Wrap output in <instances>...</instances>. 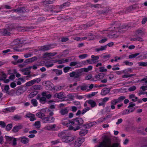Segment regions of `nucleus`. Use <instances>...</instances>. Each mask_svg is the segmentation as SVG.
Listing matches in <instances>:
<instances>
[{
  "label": "nucleus",
  "mask_w": 147,
  "mask_h": 147,
  "mask_svg": "<svg viewBox=\"0 0 147 147\" xmlns=\"http://www.w3.org/2000/svg\"><path fill=\"white\" fill-rule=\"evenodd\" d=\"M114 140V142L111 144V139L106 137L97 147H121V140L117 138H115Z\"/></svg>",
  "instance_id": "nucleus-1"
},
{
  "label": "nucleus",
  "mask_w": 147,
  "mask_h": 147,
  "mask_svg": "<svg viewBox=\"0 0 147 147\" xmlns=\"http://www.w3.org/2000/svg\"><path fill=\"white\" fill-rule=\"evenodd\" d=\"M84 121L81 118H77L72 120V127L71 130H73L75 131L80 129V126L83 123Z\"/></svg>",
  "instance_id": "nucleus-2"
},
{
  "label": "nucleus",
  "mask_w": 147,
  "mask_h": 147,
  "mask_svg": "<svg viewBox=\"0 0 147 147\" xmlns=\"http://www.w3.org/2000/svg\"><path fill=\"white\" fill-rule=\"evenodd\" d=\"M5 138L6 141L11 143L12 142V145L13 146L16 145L17 143L16 141L18 140V138L17 139L14 137H9L8 136H5Z\"/></svg>",
  "instance_id": "nucleus-3"
},
{
  "label": "nucleus",
  "mask_w": 147,
  "mask_h": 147,
  "mask_svg": "<svg viewBox=\"0 0 147 147\" xmlns=\"http://www.w3.org/2000/svg\"><path fill=\"white\" fill-rule=\"evenodd\" d=\"M13 29L11 26L8 27L6 29L2 30L0 34L3 35H10L11 34V32L12 31Z\"/></svg>",
  "instance_id": "nucleus-4"
},
{
  "label": "nucleus",
  "mask_w": 147,
  "mask_h": 147,
  "mask_svg": "<svg viewBox=\"0 0 147 147\" xmlns=\"http://www.w3.org/2000/svg\"><path fill=\"white\" fill-rule=\"evenodd\" d=\"M62 124L63 125L69 127L70 129H71V127L72 126V120H69L67 119H63L62 120Z\"/></svg>",
  "instance_id": "nucleus-5"
},
{
  "label": "nucleus",
  "mask_w": 147,
  "mask_h": 147,
  "mask_svg": "<svg viewBox=\"0 0 147 147\" xmlns=\"http://www.w3.org/2000/svg\"><path fill=\"white\" fill-rule=\"evenodd\" d=\"M75 138V137L73 136H69V134L66 136L65 137L62 139V141L65 142L69 143L74 140Z\"/></svg>",
  "instance_id": "nucleus-6"
},
{
  "label": "nucleus",
  "mask_w": 147,
  "mask_h": 147,
  "mask_svg": "<svg viewBox=\"0 0 147 147\" xmlns=\"http://www.w3.org/2000/svg\"><path fill=\"white\" fill-rule=\"evenodd\" d=\"M104 76V74L102 73H100L98 75H95L94 77L92 78L91 80L94 81H96L97 80H101L103 79Z\"/></svg>",
  "instance_id": "nucleus-7"
},
{
  "label": "nucleus",
  "mask_w": 147,
  "mask_h": 147,
  "mask_svg": "<svg viewBox=\"0 0 147 147\" xmlns=\"http://www.w3.org/2000/svg\"><path fill=\"white\" fill-rule=\"evenodd\" d=\"M18 140H20L21 143L24 144L28 143L29 141V139L25 136L18 138Z\"/></svg>",
  "instance_id": "nucleus-8"
},
{
  "label": "nucleus",
  "mask_w": 147,
  "mask_h": 147,
  "mask_svg": "<svg viewBox=\"0 0 147 147\" xmlns=\"http://www.w3.org/2000/svg\"><path fill=\"white\" fill-rule=\"evenodd\" d=\"M80 74L77 71H73L69 74V76L71 77H74V78H78L77 81L80 80V79L78 78L80 76Z\"/></svg>",
  "instance_id": "nucleus-9"
},
{
  "label": "nucleus",
  "mask_w": 147,
  "mask_h": 147,
  "mask_svg": "<svg viewBox=\"0 0 147 147\" xmlns=\"http://www.w3.org/2000/svg\"><path fill=\"white\" fill-rule=\"evenodd\" d=\"M40 81V78H36L28 82L26 84V86H29L34 84L35 82H39Z\"/></svg>",
  "instance_id": "nucleus-10"
},
{
  "label": "nucleus",
  "mask_w": 147,
  "mask_h": 147,
  "mask_svg": "<svg viewBox=\"0 0 147 147\" xmlns=\"http://www.w3.org/2000/svg\"><path fill=\"white\" fill-rule=\"evenodd\" d=\"M83 142V140L81 138H79L77 139L75 142V147H79Z\"/></svg>",
  "instance_id": "nucleus-11"
},
{
  "label": "nucleus",
  "mask_w": 147,
  "mask_h": 147,
  "mask_svg": "<svg viewBox=\"0 0 147 147\" xmlns=\"http://www.w3.org/2000/svg\"><path fill=\"white\" fill-rule=\"evenodd\" d=\"M25 117L30 118V121H32L36 120L34 115L30 113H27L25 116Z\"/></svg>",
  "instance_id": "nucleus-12"
},
{
  "label": "nucleus",
  "mask_w": 147,
  "mask_h": 147,
  "mask_svg": "<svg viewBox=\"0 0 147 147\" xmlns=\"http://www.w3.org/2000/svg\"><path fill=\"white\" fill-rule=\"evenodd\" d=\"M1 78L0 80H2L5 83H7L9 82V79H6L7 78L6 75L3 73H1L0 74Z\"/></svg>",
  "instance_id": "nucleus-13"
},
{
  "label": "nucleus",
  "mask_w": 147,
  "mask_h": 147,
  "mask_svg": "<svg viewBox=\"0 0 147 147\" xmlns=\"http://www.w3.org/2000/svg\"><path fill=\"white\" fill-rule=\"evenodd\" d=\"M24 88H25L24 87H19L16 92V94L18 95H20L22 94L26 90V89H24Z\"/></svg>",
  "instance_id": "nucleus-14"
},
{
  "label": "nucleus",
  "mask_w": 147,
  "mask_h": 147,
  "mask_svg": "<svg viewBox=\"0 0 147 147\" xmlns=\"http://www.w3.org/2000/svg\"><path fill=\"white\" fill-rule=\"evenodd\" d=\"M96 124V122L94 121L90 123H88L85 124L84 125V127L86 129H88L94 126Z\"/></svg>",
  "instance_id": "nucleus-15"
},
{
  "label": "nucleus",
  "mask_w": 147,
  "mask_h": 147,
  "mask_svg": "<svg viewBox=\"0 0 147 147\" xmlns=\"http://www.w3.org/2000/svg\"><path fill=\"white\" fill-rule=\"evenodd\" d=\"M68 132L67 131H63L59 133L58 135L59 137L62 138L65 137L68 135Z\"/></svg>",
  "instance_id": "nucleus-16"
},
{
  "label": "nucleus",
  "mask_w": 147,
  "mask_h": 147,
  "mask_svg": "<svg viewBox=\"0 0 147 147\" xmlns=\"http://www.w3.org/2000/svg\"><path fill=\"white\" fill-rule=\"evenodd\" d=\"M56 54L55 53H46L43 55V57L44 58L48 57L50 56H53Z\"/></svg>",
  "instance_id": "nucleus-17"
},
{
  "label": "nucleus",
  "mask_w": 147,
  "mask_h": 147,
  "mask_svg": "<svg viewBox=\"0 0 147 147\" xmlns=\"http://www.w3.org/2000/svg\"><path fill=\"white\" fill-rule=\"evenodd\" d=\"M51 46L50 45H45L40 47V50L42 51H45L50 49H51Z\"/></svg>",
  "instance_id": "nucleus-18"
},
{
  "label": "nucleus",
  "mask_w": 147,
  "mask_h": 147,
  "mask_svg": "<svg viewBox=\"0 0 147 147\" xmlns=\"http://www.w3.org/2000/svg\"><path fill=\"white\" fill-rule=\"evenodd\" d=\"M87 102L92 108L96 106V102L93 100L90 99L87 100Z\"/></svg>",
  "instance_id": "nucleus-19"
},
{
  "label": "nucleus",
  "mask_w": 147,
  "mask_h": 147,
  "mask_svg": "<svg viewBox=\"0 0 147 147\" xmlns=\"http://www.w3.org/2000/svg\"><path fill=\"white\" fill-rule=\"evenodd\" d=\"M68 112L69 110L67 109V108H65L61 109L60 111V113L62 115H66Z\"/></svg>",
  "instance_id": "nucleus-20"
},
{
  "label": "nucleus",
  "mask_w": 147,
  "mask_h": 147,
  "mask_svg": "<svg viewBox=\"0 0 147 147\" xmlns=\"http://www.w3.org/2000/svg\"><path fill=\"white\" fill-rule=\"evenodd\" d=\"M110 90L109 88H104L102 90L101 94L103 96L105 95L109 92Z\"/></svg>",
  "instance_id": "nucleus-21"
},
{
  "label": "nucleus",
  "mask_w": 147,
  "mask_h": 147,
  "mask_svg": "<svg viewBox=\"0 0 147 147\" xmlns=\"http://www.w3.org/2000/svg\"><path fill=\"white\" fill-rule=\"evenodd\" d=\"M56 125L55 124L49 125L45 127V129L46 130H51L55 128L56 127Z\"/></svg>",
  "instance_id": "nucleus-22"
},
{
  "label": "nucleus",
  "mask_w": 147,
  "mask_h": 147,
  "mask_svg": "<svg viewBox=\"0 0 147 147\" xmlns=\"http://www.w3.org/2000/svg\"><path fill=\"white\" fill-rule=\"evenodd\" d=\"M79 88H80L83 91L86 90L87 91H88L89 90V89H88V86L86 85H84L81 86H78L77 88V89Z\"/></svg>",
  "instance_id": "nucleus-23"
},
{
  "label": "nucleus",
  "mask_w": 147,
  "mask_h": 147,
  "mask_svg": "<svg viewBox=\"0 0 147 147\" xmlns=\"http://www.w3.org/2000/svg\"><path fill=\"white\" fill-rule=\"evenodd\" d=\"M36 99L39 100L40 102L42 103H44L46 100V97L43 96L41 97H40L39 96H37L36 97Z\"/></svg>",
  "instance_id": "nucleus-24"
},
{
  "label": "nucleus",
  "mask_w": 147,
  "mask_h": 147,
  "mask_svg": "<svg viewBox=\"0 0 147 147\" xmlns=\"http://www.w3.org/2000/svg\"><path fill=\"white\" fill-rule=\"evenodd\" d=\"M55 96L56 97L59 99H62L65 97L63 95V93L62 92H60L59 93L56 94Z\"/></svg>",
  "instance_id": "nucleus-25"
},
{
  "label": "nucleus",
  "mask_w": 147,
  "mask_h": 147,
  "mask_svg": "<svg viewBox=\"0 0 147 147\" xmlns=\"http://www.w3.org/2000/svg\"><path fill=\"white\" fill-rule=\"evenodd\" d=\"M92 60L94 63L98 62V61L99 57L98 56H95L92 55L91 56Z\"/></svg>",
  "instance_id": "nucleus-26"
},
{
  "label": "nucleus",
  "mask_w": 147,
  "mask_h": 147,
  "mask_svg": "<svg viewBox=\"0 0 147 147\" xmlns=\"http://www.w3.org/2000/svg\"><path fill=\"white\" fill-rule=\"evenodd\" d=\"M22 116L17 115H15L12 117V119L16 121L20 120L22 119Z\"/></svg>",
  "instance_id": "nucleus-27"
},
{
  "label": "nucleus",
  "mask_w": 147,
  "mask_h": 147,
  "mask_svg": "<svg viewBox=\"0 0 147 147\" xmlns=\"http://www.w3.org/2000/svg\"><path fill=\"white\" fill-rule=\"evenodd\" d=\"M107 49V46H102L100 47L97 48L96 49V51L98 52L100 51H102L105 50Z\"/></svg>",
  "instance_id": "nucleus-28"
},
{
  "label": "nucleus",
  "mask_w": 147,
  "mask_h": 147,
  "mask_svg": "<svg viewBox=\"0 0 147 147\" xmlns=\"http://www.w3.org/2000/svg\"><path fill=\"white\" fill-rule=\"evenodd\" d=\"M88 133V131L84 129H82L79 132L80 135L81 136H85Z\"/></svg>",
  "instance_id": "nucleus-29"
},
{
  "label": "nucleus",
  "mask_w": 147,
  "mask_h": 147,
  "mask_svg": "<svg viewBox=\"0 0 147 147\" xmlns=\"http://www.w3.org/2000/svg\"><path fill=\"white\" fill-rule=\"evenodd\" d=\"M21 71L23 73L24 75H29L30 73V71L27 70L26 68H24L21 70Z\"/></svg>",
  "instance_id": "nucleus-30"
},
{
  "label": "nucleus",
  "mask_w": 147,
  "mask_h": 147,
  "mask_svg": "<svg viewBox=\"0 0 147 147\" xmlns=\"http://www.w3.org/2000/svg\"><path fill=\"white\" fill-rule=\"evenodd\" d=\"M3 91L6 93H7L8 92L9 87L8 85H6L4 86H3L2 87Z\"/></svg>",
  "instance_id": "nucleus-31"
},
{
  "label": "nucleus",
  "mask_w": 147,
  "mask_h": 147,
  "mask_svg": "<svg viewBox=\"0 0 147 147\" xmlns=\"http://www.w3.org/2000/svg\"><path fill=\"white\" fill-rule=\"evenodd\" d=\"M22 127L21 126H15L13 127L12 130L13 132H17L20 129H21Z\"/></svg>",
  "instance_id": "nucleus-32"
},
{
  "label": "nucleus",
  "mask_w": 147,
  "mask_h": 147,
  "mask_svg": "<svg viewBox=\"0 0 147 147\" xmlns=\"http://www.w3.org/2000/svg\"><path fill=\"white\" fill-rule=\"evenodd\" d=\"M36 116L38 118H40L42 119L45 117V115L44 113L42 112H39L36 113Z\"/></svg>",
  "instance_id": "nucleus-33"
},
{
  "label": "nucleus",
  "mask_w": 147,
  "mask_h": 147,
  "mask_svg": "<svg viewBox=\"0 0 147 147\" xmlns=\"http://www.w3.org/2000/svg\"><path fill=\"white\" fill-rule=\"evenodd\" d=\"M129 97L130 99H132V101L134 102H135L137 101L138 99V98L134 94H133L130 95L129 96Z\"/></svg>",
  "instance_id": "nucleus-34"
},
{
  "label": "nucleus",
  "mask_w": 147,
  "mask_h": 147,
  "mask_svg": "<svg viewBox=\"0 0 147 147\" xmlns=\"http://www.w3.org/2000/svg\"><path fill=\"white\" fill-rule=\"evenodd\" d=\"M92 68V66H89L87 68H84L82 69V70L85 72H88L91 70Z\"/></svg>",
  "instance_id": "nucleus-35"
},
{
  "label": "nucleus",
  "mask_w": 147,
  "mask_h": 147,
  "mask_svg": "<svg viewBox=\"0 0 147 147\" xmlns=\"http://www.w3.org/2000/svg\"><path fill=\"white\" fill-rule=\"evenodd\" d=\"M34 125L36 128L39 129L41 126L40 121H36Z\"/></svg>",
  "instance_id": "nucleus-36"
},
{
  "label": "nucleus",
  "mask_w": 147,
  "mask_h": 147,
  "mask_svg": "<svg viewBox=\"0 0 147 147\" xmlns=\"http://www.w3.org/2000/svg\"><path fill=\"white\" fill-rule=\"evenodd\" d=\"M16 109V108L14 107H9L6 109V111L10 112H13Z\"/></svg>",
  "instance_id": "nucleus-37"
},
{
  "label": "nucleus",
  "mask_w": 147,
  "mask_h": 147,
  "mask_svg": "<svg viewBox=\"0 0 147 147\" xmlns=\"http://www.w3.org/2000/svg\"><path fill=\"white\" fill-rule=\"evenodd\" d=\"M42 88V86L40 85H34L32 87V89L34 90H40Z\"/></svg>",
  "instance_id": "nucleus-38"
},
{
  "label": "nucleus",
  "mask_w": 147,
  "mask_h": 147,
  "mask_svg": "<svg viewBox=\"0 0 147 147\" xmlns=\"http://www.w3.org/2000/svg\"><path fill=\"white\" fill-rule=\"evenodd\" d=\"M45 111L47 114H49L50 116H52L54 114L53 111H51L50 109H46Z\"/></svg>",
  "instance_id": "nucleus-39"
},
{
  "label": "nucleus",
  "mask_w": 147,
  "mask_h": 147,
  "mask_svg": "<svg viewBox=\"0 0 147 147\" xmlns=\"http://www.w3.org/2000/svg\"><path fill=\"white\" fill-rule=\"evenodd\" d=\"M53 71L55 72L56 74L58 76L60 75L62 73L61 70L55 69L53 70Z\"/></svg>",
  "instance_id": "nucleus-40"
},
{
  "label": "nucleus",
  "mask_w": 147,
  "mask_h": 147,
  "mask_svg": "<svg viewBox=\"0 0 147 147\" xmlns=\"http://www.w3.org/2000/svg\"><path fill=\"white\" fill-rule=\"evenodd\" d=\"M140 81L142 82L143 85H146L147 86V78H144L140 80Z\"/></svg>",
  "instance_id": "nucleus-41"
},
{
  "label": "nucleus",
  "mask_w": 147,
  "mask_h": 147,
  "mask_svg": "<svg viewBox=\"0 0 147 147\" xmlns=\"http://www.w3.org/2000/svg\"><path fill=\"white\" fill-rule=\"evenodd\" d=\"M64 87L63 86H57L53 87V89L57 91H59L62 89Z\"/></svg>",
  "instance_id": "nucleus-42"
},
{
  "label": "nucleus",
  "mask_w": 147,
  "mask_h": 147,
  "mask_svg": "<svg viewBox=\"0 0 147 147\" xmlns=\"http://www.w3.org/2000/svg\"><path fill=\"white\" fill-rule=\"evenodd\" d=\"M31 103L34 107L37 106L38 105V102L37 100L35 99H32L31 100Z\"/></svg>",
  "instance_id": "nucleus-43"
},
{
  "label": "nucleus",
  "mask_w": 147,
  "mask_h": 147,
  "mask_svg": "<svg viewBox=\"0 0 147 147\" xmlns=\"http://www.w3.org/2000/svg\"><path fill=\"white\" fill-rule=\"evenodd\" d=\"M119 102L117 99H113L112 100L111 102V104L114 105H116L117 104L119 103Z\"/></svg>",
  "instance_id": "nucleus-44"
},
{
  "label": "nucleus",
  "mask_w": 147,
  "mask_h": 147,
  "mask_svg": "<svg viewBox=\"0 0 147 147\" xmlns=\"http://www.w3.org/2000/svg\"><path fill=\"white\" fill-rule=\"evenodd\" d=\"M144 34V32L141 30H138L136 32V34L138 35L142 36Z\"/></svg>",
  "instance_id": "nucleus-45"
},
{
  "label": "nucleus",
  "mask_w": 147,
  "mask_h": 147,
  "mask_svg": "<svg viewBox=\"0 0 147 147\" xmlns=\"http://www.w3.org/2000/svg\"><path fill=\"white\" fill-rule=\"evenodd\" d=\"M140 54V53H136L135 54H131L129 56V59H131L133 58H134L136 57H137V56L138 55Z\"/></svg>",
  "instance_id": "nucleus-46"
},
{
  "label": "nucleus",
  "mask_w": 147,
  "mask_h": 147,
  "mask_svg": "<svg viewBox=\"0 0 147 147\" xmlns=\"http://www.w3.org/2000/svg\"><path fill=\"white\" fill-rule=\"evenodd\" d=\"M92 77V76L91 74L86 75L85 77V80H91L93 78Z\"/></svg>",
  "instance_id": "nucleus-47"
},
{
  "label": "nucleus",
  "mask_w": 147,
  "mask_h": 147,
  "mask_svg": "<svg viewBox=\"0 0 147 147\" xmlns=\"http://www.w3.org/2000/svg\"><path fill=\"white\" fill-rule=\"evenodd\" d=\"M126 98L125 96H121L119 97V98L117 99L119 103L121 102L123 100Z\"/></svg>",
  "instance_id": "nucleus-48"
},
{
  "label": "nucleus",
  "mask_w": 147,
  "mask_h": 147,
  "mask_svg": "<svg viewBox=\"0 0 147 147\" xmlns=\"http://www.w3.org/2000/svg\"><path fill=\"white\" fill-rule=\"evenodd\" d=\"M49 119L48 117H44L42 119L43 122L45 123H47V122L49 123Z\"/></svg>",
  "instance_id": "nucleus-49"
},
{
  "label": "nucleus",
  "mask_w": 147,
  "mask_h": 147,
  "mask_svg": "<svg viewBox=\"0 0 147 147\" xmlns=\"http://www.w3.org/2000/svg\"><path fill=\"white\" fill-rule=\"evenodd\" d=\"M37 58L36 57H34L28 59V62H32L36 61L37 60Z\"/></svg>",
  "instance_id": "nucleus-50"
},
{
  "label": "nucleus",
  "mask_w": 147,
  "mask_h": 147,
  "mask_svg": "<svg viewBox=\"0 0 147 147\" xmlns=\"http://www.w3.org/2000/svg\"><path fill=\"white\" fill-rule=\"evenodd\" d=\"M12 127V125L11 124H8L6 127V129L7 131L10 130Z\"/></svg>",
  "instance_id": "nucleus-51"
},
{
  "label": "nucleus",
  "mask_w": 147,
  "mask_h": 147,
  "mask_svg": "<svg viewBox=\"0 0 147 147\" xmlns=\"http://www.w3.org/2000/svg\"><path fill=\"white\" fill-rule=\"evenodd\" d=\"M99 69H100V71L101 72H106L107 71V69H105L104 67H99Z\"/></svg>",
  "instance_id": "nucleus-52"
},
{
  "label": "nucleus",
  "mask_w": 147,
  "mask_h": 147,
  "mask_svg": "<svg viewBox=\"0 0 147 147\" xmlns=\"http://www.w3.org/2000/svg\"><path fill=\"white\" fill-rule=\"evenodd\" d=\"M88 55L87 54H84L79 55L78 57L80 58L81 59H83L86 57Z\"/></svg>",
  "instance_id": "nucleus-53"
},
{
  "label": "nucleus",
  "mask_w": 147,
  "mask_h": 147,
  "mask_svg": "<svg viewBox=\"0 0 147 147\" xmlns=\"http://www.w3.org/2000/svg\"><path fill=\"white\" fill-rule=\"evenodd\" d=\"M0 126L2 128H4L6 126V124L4 121H0Z\"/></svg>",
  "instance_id": "nucleus-54"
},
{
  "label": "nucleus",
  "mask_w": 147,
  "mask_h": 147,
  "mask_svg": "<svg viewBox=\"0 0 147 147\" xmlns=\"http://www.w3.org/2000/svg\"><path fill=\"white\" fill-rule=\"evenodd\" d=\"M136 89V87L135 86H133L130 87L128 88V90L129 91H133L135 90Z\"/></svg>",
  "instance_id": "nucleus-55"
},
{
  "label": "nucleus",
  "mask_w": 147,
  "mask_h": 147,
  "mask_svg": "<svg viewBox=\"0 0 147 147\" xmlns=\"http://www.w3.org/2000/svg\"><path fill=\"white\" fill-rule=\"evenodd\" d=\"M138 64L139 66H142L143 67H146V62H138Z\"/></svg>",
  "instance_id": "nucleus-56"
},
{
  "label": "nucleus",
  "mask_w": 147,
  "mask_h": 147,
  "mask_svg": "<svg viewBox=\"0 0 147 147\" xmlns=\"http://www.w3.org/2000/svg\"><path fill=\"white\" fill-rule=\"evenodd\" d=\"M78 62L76 61L72 62L70 63L69 65L71 66H75L78 64Z\"/></svg>",
  "instance_id": "nucleus-57"
},
{
  "label": "nucleus",
  "mask_w": 147,
  "mask_h": 147,
  "mask_svg": "<svg viewBox=\"0 0 147 147\" xmlns=\"http://www.w3.org/2000/svg\"><path fill=\"white\" fill-rule=\"evenodd\" d=\"M36 94V93L34 92H32L29 95V97L30 98H32Z\"/></svg>",
  "instance_id": "nucleus-58"
},
{
  "label": "nucleus",
  "mask_w": 147,
  "mask_h": 147,
  "mask_svg": "<svg viewBox=\"0 0 147 147\" xmlns=\"http://www.w3.org/2000/svg\"><path fill=\"white\" fill-rule=\"evenodd\" d=\"M109 99L108 97H105L101 99V101H102L105 104V103L107 102Z\"/></svg>",
  "instance_id": "nucleus-59"
},
{
  "label": "nucleus",
  "mask_w": 147,
  "mask_h": 147,
  "mask_svg": "<svg viewBox=\"0 0 147 147\" xmlns=\"http://www.w3.org/2000/svg\"><path fill=\"white\" fill-rule=\"evenodd\" d=\"M121 113L122 115L128 114H129V111H128V109H125L123 111L121 112Z\"/></svg>",
  "instance_id": "nucleus-60"
},
{
  "label": "nucleus",
  "mask_w": 147,
  "mask_h": 147,
  "mask_svg": "<svg viewBox=\"0 0 147 147\" xmlns=\"http://www.w3.org/2000/svg\"><path fill=\"white\" fill-rule=\"evenodd\" d=\"M70 69V67H66L63 69L64 72L65 73L67 72Z\"/></svg>",
  "instance_id": "nucleus-61"
},
{
  "label": "nucleus",
  "mask_w": 147,
  "mask_h": 147,
  "mask_svg": "<svg viewBox=\"0 0 147 147\" xmlns=\"http://www.w3.org/2000/svg\"><path fill=\"white\" fill-rule=\"evenodd\" d=\"M49 118V123H52L53 122L55 118L52 117H48Z\"/></svg>",
  "instance_id": "nucleus-62"
},
{
  "label": "nucleus",
  "mask_w": 147,
  "mask_h": 147,
  "mask_svg": "<svg viewBox=\"0 0 147 147\" xmlns=\"http://www.w3.org/2000/svg\"><path fill=\"white\" fill-rule=\"evenodd\" d=\"M124 63H125L126 65H127L131 66L133 65V63L127 61H125Z\"/></svg>",
  "instance_id": "nucleus-63"
},
{
  "label": "nucleus",
  "mask_w": 147,
  "mask_h": 147,
  "mask_svg": "<svg viewBox=\"0 0 147 147\" xmlns=\"http://www.w3.org/2000/svg\"><path fill=\"white\" fill-rule=\"evenodd\" d=\"M140 88L143 91H145L147 90V86L143 85V86L140 87Z\"/></svg>",
  "instance_id": "nucleus-64"
}]
</instances>
